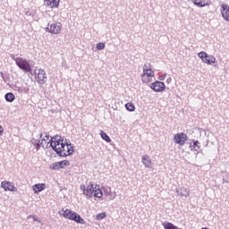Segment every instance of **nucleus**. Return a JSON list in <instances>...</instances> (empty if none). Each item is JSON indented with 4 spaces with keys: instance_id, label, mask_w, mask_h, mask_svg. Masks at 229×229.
Segmentation results:
<instances>
[{
    "instance_id": "obj_28",
    "label": "nucleus",
    "mask_w": 229,
    "mask_h": 229,
    "mask_svg": "<svg viewBox=\"0 0 229 229\" xmlns=\"http://www.w3.org/2000/svg\"><path fill=\"white\" fill-rule=\"evenodd\" d=\"M3 131H4V129L0 125V135H3Z\"/></svg>"
},
{
    "instance_id": "obj_10",
    "label": "nucleus",
    "mask_w": 229,
    "mask_h": 229,
    "mask_svg": "<svg viewBox=\"0 0 229 229\" xmlns=\"http://www.w3.org/2000/svg\"><path fill=\"white\" fill-rule=\"evenodd\" d=\"M1 187L6 192H17V187L13 185V183L10 182L9 181H3L1 182Z\"/></svg>"
},
{
    "instance_id": "obj_15",
    "label": "nucleus",
    "mask_w": 229,
    "mask_h": 229,
    "mask_svg": "<svg viewBox=\"0 0 229 229\" xmlns=\"http://www.w3.org/2000/svg\"><path fill=\"white\" fill-rule=\"evenodd\" d=\"M32 190L34 191V194H38L39 192H42V191H46V183L34 184Z\"/></svg>"
},
{
    "instance_id": "obj_9",
    "label": "nucleus",
    "mask_w": 229,
    "mask_h": 229,
    "mask_svg": "<svg viewBox=\"0 0 229 229\" xmlns=\"http://www.w3.org/2000/svg\"><path fill=\"white\" fill-rule=\"evenodd\" d=\"M187 134L183 132L177 133L174 136V140L175 144H179V146H184L187 142Z\"/></svg>"
},
{
    "instance_id": "obj_20",
    "label": "nucleus",
    "mask_w": 229,
    "mask_h": 229,
    "mask_svg": "<svg viewBox=\"0 0 229 229\" xmlns=\"http://www.w3.org/2000/svg\"><path fill=\"white\" fill-rule=\"evenodd\" d=\"M191 192V190L189 188L182 187L180 189V194L181 196H184V198H187Z\"/></svg>"
},
{
    "instance_id": "obj_5",
    "label": "nucleus",
    "mask_w": 229,
    "mask_h": 229,
    "mask_svg": "<svg viewBox=\"0 0 229 229\" xmlns=\"http://www.w3.org/2000/svg\"><path fill=\"white\" fill-rule=\"evenodd\" d=\"M46 31L52 33V35H59L62 31V23L58 21L48 23V26L46 28Z\"/></svg>"
},
{
    "instance_id": "obj_8",
    "label": "nucleus",
    "mask_w": 229,
    "mask_h": 229,
    "mask_svg": "<svg viewBox=\"0 0 229 229\" xmlns=\"http://www.w3.org/2000/svg\"><path fill=\"white\" fill-rule=\"evenodd\" d=\"M199 58L204 62V64H207L208 65H212V64H216V59L214 57V55H209L206 52H199L198 54Z\"/></svg>"
},
{
    "instance_id": "obj_16",
    "label": "nucleus",
    "mask_w": 229,
    "mask_h": 229,
    "mask_svg": "<svg viewBox=\"0 0 229 229\" xmlns=\"http://www.w3.org/2000/svg\"><path fill=\"white\" fill-rule=\"evenodd\" d=\"M46 3L50 8H58L60 6V0H46Z\"/></svg>"
},
{
    "instance_id": "obj_22",
    "label": "nucleus",
    "mask_w": 229,
    "mask_h": 229,
    "mask_svg": "<svg viewBox=\"0 0 229 229\" xmlns=\"http://www.w3.org/2000/svg\"><path fill=\"white\" fill-rule=\"evenodd\" d=\"M125 108L128 112H135V105L132 102L125 104Z\"/></svg>"
},
{
    "instance_id": "obj_25",
    "label": "nucleus",
    "mask_w": 229,
    "mask_h": 229,
    "mask_svg": "<svg viewBox=\"0 0 229 229\" xmlns=\"http://www.w3.org/2000/svg\"><path fill=\"white\" fill-rule=\"evenodd\" d=\"M104 48H105V43L97 44V49H98V51H103Z\"/></svg>"
},
{
    "instance_id": "obj_23",
    "label": "nucleus",
    "mask_w": 229,
    "mask_h": 229,
    "mask_svg": "<svg viewBox=\"0 0 229 229\" xmlns=\"http://www.w3.org/2000/svg\"><path fill=\"white\" fill-rule=\"evenodd\" d=\"M70 164H71V163L69 162V160H63V161H59V162H58V165H59V167H60L61 169H64V168L69 166Z\"/></svg>"
},
{
    "instance_id": "obj_18",
    "label": "nucleus",
    "mask_w": 229,
    "mask_h": 229,
    "mask_svg": "<svg viewBox=\"0 0 229 229\" xmlns=\"http://www.w3.org/2000/svg\"><path fill=\"white\" fill-rule=\"evenodd\" d=\"M192 3L195 4L196 6L199 8H203V6H207V1L205 0H192Z\"/></svg>"
},
{
    "instance_id": "obj_17",
    "label": "nucleus",
    "mask_w": 229,
    "mask_h": 229,
    "mask_svg": "<svg viewBox=\"0 0 229 229\" xmlns=\"http://www.w3.org/2000/svg\"><path fill=\"white\" fill-rule=\"evenodd\" d=\"M4 98L8 103H13L15 101V95L12 92L5 94Z\"/></svg>"
},
{
    "instance_id": "obj_3",
    "label": "nucleus",
    "mask_w": 229,
    "mask_h": 229,
    "mask_svg": "<svg viewBox=\"0 0 229 229\" xmlns=\"http://www.w3.org/2000/svg\"><path fill=\"white\" fill-rule=\"evenodd\" d=\"M62 216L64 217V219H68V221H74V223L79 225H85V220L81 217L78 213L71 209H62Z\"/></svg>"
},
{
    "instance_id": "obj_13",
    "label": "nucleus",
    "mask_w": 229,
    "mask_h": 229,
    "mask_svg": "<svg viewBox=\"0 0 229 229\" xmlns=\"http://www.w3.org/2000/svg\"><path fill=\"white\" fill-rule=\"evenodd\" d=\"M36 80L38 83L46 82V71L42 69H38L35 71Z\"/></svg>"
},
{
    "instance_id": "obj_11",
    "label": "nucleus",
    "mask_w": 229,
    "mask_h": 229,
    "mask_svg": "<svg viewBox=\"0 0 229 229\" xmlns=\"http://www.w3.org/2000/svg\"><path fill=\"white\" fill-rule=\"evenodd\" d=\"M220 13L226 22H229V5L228 4H222L220 5Z\"/></svg>"
},
{
    "instance_id": "obj_6",
    "label": "nucleus",
    "mask_w": 229,
    "mask_h": 229,
    "mask_svg": "<svg viewBox=\"0 0 229 229\" xmlns=\"http://www.w3.org/2000/svg\"><path fill=\"white\" fill-rule=\"evenodd\" d=\"M15 62L16 65H18L21 71H24L25 72H31V65H30V63H28L26 59L22 57H17Z\"/></svg>"
},
{
    "instance_id": "obj_1",
    "label": "nucleus",
    "mask_w": 229,
    "mask_h": 229,
    "mask_svg": "<svg viewBox=\"0 0 229 229\" xmlns=\"http://www.w3.org/2000/svg\"><path fill=\"white\" fill-rule=\"evenodd\" d=\"M51 148L59 157H71L74 153V146L58 137L52 138Z\"/></svg>"
},
{
    "instance_id": "obj_14",
    "label": "nucleus",
    "mask_w": 229,
    "mask_h": 229,
    "mask_svg": "<svg viewBox=\"0 0 229 229\" xmlns=\"http://www.w3.org/2000/svg\"><path fill=\"white\" fill-rule=\"evenodd\" d=\"M142 164L145 167H148V169H151V167H153V161H151V157L148 155L142 157Z\"/></svg>"
},
{
    "instance_id": "obj_19",
    "label": "nucleus",
    "mask_w": 229,
    "mask_h": 229,
    "mask_svg": "<svg viewBox=\"0 0 229 229\" xmlns=\"http://www.w3.org/2000/svg\"><path fill=\"white\" fill-rule=\"evenodd\" d=\"M100 137L103 139V140H106V142H112V139H110V136L106 134L105 131H100Z\"/></svg>"
},
{
    "instance_id": "obj_26",
    "label": "nucleus",
    "mask_w": 229,
    "mask_h": 229,
    "mask_svg": "<svg viewBox=\"0 0 229 229\" xmlns=\"http://www.w3.org/2000/svg\"><path fill=\"white\" fill-rule=\"evenodd\" d=\"M50 169L58 170V169H61V168H60V165H58V162H56V163H54V164L50 166Z\"/></svg>"
},
{
    "instance_id": "obj_27",
    "label": "nucleus",
    "mask_w": 229,
    "mask_h": 229,
    "mask_svg": "<svg viewBox=\"0 0 229 229\" xmlns=\"http://www.w3.org/2000/svg\"><path fill=\"white\" fill-rule=\"evenodd\" d=\"M199 141H198V140L194 141V143H193V146H194L196 151H198V149H199Z\"/></svg>"
},
{
    "instance_id": "obj_24",
    "label": "nucleus",
    "mask_w": 229,
    "mask_h": 229,
    "mask_svg": "<svg viewBox=\"0 0 229 229\" xmlns=\"http://www.w3.org/2000/svg\"><path fill=\"white\" fill-rule=\"evenodd\" d=\"M105 217H106V212L99 213L96 216L97 221H101V219H105Z\"/></svg>"
},
{
    "instance_id": "obj_21",
    "label": "nucleus",
    "mask_w": 229,
    "mask_h": 229,
    "mask_svg": "<svg viewBox=\"0 0 229 229\" xmlns=\"http://www.w3.org/2000/svg\"><path fill=\"white\" fill-rule=\"evenodd\" d=\"M165 229H178L174 225H173L171 222H165L162 224Z\"/></svg>"
},
{
    "instance_id": "obj_2",
    "label": "nucleus",
    "mask_w": 229,
    "mask_h": 229,
    "mask_svg": "<svg viewBox=\"0 0 229 229\" xmlns=\"http://www.w3.org/2000/svg\"><path fill=\"white\" fill-rule=\"evenodd\" d=\"M81 191H82L83 196L87 198V199H90V198H97L98 199H101V198H103V190H101V186L95 183L94 182H90L88 186L81 184Z\"/></svg>"
},
{
    "instance_id": "obj_7",
    "label": "nucleus",
    "mask_w": 229,
    "mask_h": 229,
    "mask_svg": "<svg viewBox=\"0 0 229 229\" xmlns=\"http://www.w3.org/2000/svg\"><path fill=\"white\" fill-rule=\"evenodd\" d=\"M51 142H53V139L49 138V136L47 135H42L40 136L38 142L36 143V149L38 150L40 149V146L41 148H47L50 144L51 146Z\"/></svg>"
},
{
    "instance_id": "obj_29",
    "label": "nucleus",
    "mask_w": 229,
    "mask_h": 229,
    "mask_svg": "<svg viewBox=\"0 0 229 229\" xmlns=\"http://www.w3.org/2000/svg\"><path fill=\"white\" fill-rule=\"evenodd\" d=\"M34 221H38L37 218H35V216H32Z\"/></svg>"
},
{
    "instance_id": "obj_12",
    "label": "nucleus",
    "mask_w": 229,
    "mask_h": 229,
    "mask_svg": "<svg viewBox=\"0 0 229 229\" xmlns=\"http://www.w3.org/2000/svg\"><path fill=\"white\" fill-rule=\"evenodd\" d=\"M150 88L155 92H164L165 90V84L160 81H157L151 84Z\"/></svg>"
},
{
    "instance_id": "obj_4",
    "label": "nucleus",
    "mask_w": 229,
    "mask_h": 229,
    "mask_svg": "<svg viewBox=\"0 0 229 229\" xmlns=\"http://www.w3.org/2000/svg\"><path fill=\"white\" fill-rule=\"evenodd\" d=\"M155 78V72L151 69V64L147 63L143 66V73L141 75L142 83H150Z\"/></svg>"
}]
</instances>
